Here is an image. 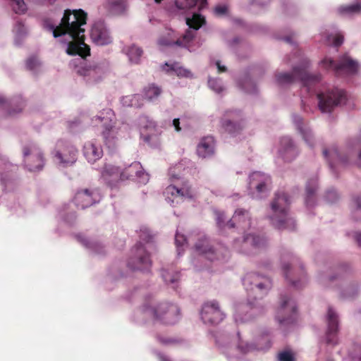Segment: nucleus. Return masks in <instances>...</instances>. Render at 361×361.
I'll list each match as a JSON object with an SVG mask.
<instances>
[{
	"label": "nucleus",
	"instance_id": "1",
	"mask_svg": "<svg viewBox=\"0 0 361 361\" xmlns=\"http://www.w3.org/2000/svg\"><path fill=\"white\" fill-rule=\"evenodd\" d=\"M87 22V13L82 9L64 11L59 25L56 26L49 20L44 21V27L51 31L54 37L68 35L73 39L69 42L67 53L79 55L82 59L90 54V48L85 43V29L82 27Z\"/></svg>",
	"mask_w": 361,
	"mask_h": 361
},
{
	"label": "nucleus",
	"instance_id": "2",
	"mask_svg": "<svg viewBox=\"0 0 361 361\" xmlns=\"http://www.w3.org/2000/svg\"><path fill=\"white\" fill-rule=\"evenodd\" d=\"M290 201L288 195L284 192L276 193L275 198L271 202V209L274 213L271 217L272 225L278 229L293 230L295 226V221L288 216V209Z\"/></svg>",
	"mask_w": 361,
	"mask_h": 361
},
{
	"label": "nucleus",
	"instance_id": "3",
	"mask_svg": "<svg viewBox=\"0 0 361 361\" xmlns=\"http://www.w3.org/2000/svg\"><path fill=\"white\" fill-rule=\"evenodd\" d=\"M275 77L279 85H288L296 81H300L307 91L311 85L319 82L322 79L321 74H310L305 68L298 66L294 67L292 73H279L276 74Z\"/></svg>",
	"mask_w": 361,
	"mask_h": 361
},
{
	"label": "nucleus",
	"instance_id": "4",
	"mask_svg": "<svg viewBox=\"0 0 361 361\" xmlns=\"http://www.w3.org/2000/svg\"><path fill=\"white\" fill-rule=\"evenodd\" d=\"M243 283L248 297L253 299L262 298L271 286V281L268 278L256 273L247 274L243 279Z\"/></svg>",
	"mask_w": 361,
	"mask_h": 361
},
{
	"label": "nucleus",
	"instance_id": "5",
	"mask_svg": "<svg viewBox=\"0 0 361 361\" xmlns=\"http://www.w3.org/2000/svg\"><path fill=\"white\" fill-rule=\"evenodd\" d=\"M146 311L152 314L156 320L165 324H175L178 321L180 313L177 305L166 302H159L152 307H147Z\"/></svg>",
	"mask_w": 361,
	"mask_h": 361
},
{
	"label": "nucleus",
	"instance_id": "6",
	"mask_svg": "<svg viewBox=\"0 0 361 361\" xmlns=\"http://www.w3.org/2000/svg\"><path fill=\"white\" fill-rule=\"evenodd\" d=\"M319 108L322 112H331L334 108L344 103L346 100L345 92L334 88L317 94Z\"/></svg>",
	"mask_w": 361,
	"mask_h": 361
},
{
	"label": "nucleus",
	"instance_id": "7",
	"mask_svg": "<svg viewBox=\"0 0 361 361\" xmlns=\"http://www.w3.org/2000/svg\"><path fill=\"white\" fill-rule=\"evenodd\" d=\"M286 279L295 288H300L307 283V277L303 267L298 264L296 259L293 258L288 264L282 267Z\"/></svg>",
	"mask_w": 361,
	"mask_h": 361
},
{
	"label": "nucleus",
	"instance_id": "8",
	"mask_svg": "<svg viewBox=\"0 0 361 361\" xmlns=\"http://www.w3.org/2000/svg\"><path fill=\"white\" fill-rule=\"evenodd\" d=\"M321 64L327 70H334L338 75L343 73L348 75L355 74L359 67L357 63L348 56L342 57L338 63H336L331 59L325 58Z\"/></svg>",
	"mask_w": 361,
	"mask_h": 361
},
{
	"label": "nucleus",
	"instance_id": "9",
	"mask_svg": "<svg viewBox=\"0 0 361 361\" xmlns=\"http://www.w3.org/2000/svg\"><path fill=\"white\" fill-rule=\"evenodd\" d=\"M24 162L30 171L41 170L44 165V158L40 149L35 144H29L23 148Z\"/></svg>",
	"mask_w": 361,
	"mask_h": 361
},
{
	"label": "nucleus",
	"instance_id": "10",
	"mask_svg": "<svg viewBox=\"0 0 361 361\" xmlns=\"http://www.w3.org/2000/svg\"><path fill=\"white\" fill-rule=\"evenodd\" d=\"M133 257L128 262V266L133 270L147 271L152 265L149 255L141 243H137L132 250Z\"/></svg>",
	"mask_w": 361,
	"mask_h": 361
},
{
	"label": "nucleus",
	"instance_id": "11",
	"mask_svg": "<svg viewBox=\"0 0 361 361\" xmlns=\"http://www.w3.org/2000/svg\"><path fill=\"white\" fill-rule=\"evenodd\" d=\"M161 93L162 90L159 86L154 83L149 84L143 88L142 94H135L131 96L130 99V106L140 108L144 105V100H147L149 102H154Z\"/></svg>",
	"mask_w": 361,
	"mask_h": 361
},
{
	"label": "nucleus",
	"instance_id": "12",
	"mask_svg": "<svg viewBox=\"0 0 361 361\" xmlns=\"http://www.w3.org/2000/svg\"><path fill=\"white\" fill-rule=\"evenodd\" d=\"M296 311L295 302L290 297L284 295L281 298L280 307L276 314V319L280 324H289L294 322L293 314Z\"/></svg>",
	"mask_w": 361,
	"mask_h": 361
},
{
	"label": "nucleus",
	"instance_id": "13",
	"mask_svg": "<svg viewBox=\"0 0 361 361\" xmlns=\"http://www.w3.org/2000/svg\"><path fill=\"white\" fill-rule=\"evenodd\" d=\"M201 318L204 323L217 324L224 319V313L216 301H209L203 305Z\"/></svg>",
	"mask_w": 361,
	"mask_h": 361
},
{
	"label": "nucleus",
	"instance_id": "14",
	"mask_svg": "<svg viewBox=\"0 0 361 361\" xmlns=\"http://www.w3.org/2000/svg\"><path fill=\"white\" fill-rule=\"evenodd\" d=\"M252 224V217L249 210L243 208L235 209L232 218L227 222L229 228H235L245 231Z\"/></svg>",
	"mask_w": 361,
	"mask_h": 361
},
{
	"label": "nucleus",
	"instance_id": "15",
	"mask_svg": "<svg viewBox=\"0 0 361 361\" xmlns=\"http://www.w3.org/2000/svg\"><path fill=\"white\" fill-rule=\"evenodd\" d=\"M221 123V128L231 135L238 133L243 128L240 114L238 111H226Z\"/></svg>",
	"mask_w": 361,
	"mask_h": 361
},
{
	"label": "nucleus",
	"instance_id": "16",
	"mask_svg": "<svg viewBox=\"0 0 361 361\" xmlns=\"http://www.w3.org/2000/svg\"><path fill=\"white\" fill-rule=\"evenodd\" d=\"M101 178L108 187L116 188L123 181L121 169L111 164H105L101 170Z\"/></svg>",
	"mask_w": 361,
	"mask_h": 361
},
{
	"label": "nucleus",
	"instance_id": "17",
	"mask_svg": "<svg viewBox=\"0 0 361 361\" xmlns=\"http://www.w3.org/2000/svg\"><path fill=\"white\" fill-rule=\"evenodd\" d=\"M90 37L97 45H106L112 42V37L103 22L94 23L91 29Z\"/></svg>",
	"mask_w": 361,
	"mask_h": 361
},
{
	"label": "nucleus",
	"instance_id": "18",
	"mask_svg": "<svg viewBox=\"0 0 361 361\" xmlns=\"http://www.w3.org/2000/svg\"><path fill=\"white\" fill-rule=\"evenodd\" d=\"M98 197V194L94 190L82 189L75 193L73 202L78 208L84 209L99 202Z\"/></svg>",
	"mask_w": 361,
	"mask_h": 361
},
{
	"label": "nucleus",
	"instance_id": "19",
	"mask_svg": "<svg viewBox=\"0 0 361 361\" xmlns=\"http://www.w3.org/2000/svg\"><path fill=\"white\" fill-rule=\"evenodd\" d=\"M326 322V343L331 345H336L338 341V319L336 312L330 307L328 308Z\"/></svg>",
	"mask_w": 361,
	"mask_h": 361
},
{
	"label": "nucleus",
	"instance_id": "20",
	"mask_svg": "<svg viewBox=\"0 0 361 361\" xmlns=\"http://www.w3.org/2000/svg\"><path fill=\"white\" fill-rule=\"evenodd\" d=\"M249 178V188L256 190L259 194L265 192L271 183L269 176L258 171L252 173Z\"/></svg>",
	"mask_w": 361,
	"mask_h": 361
},
{
	"label": "nucleus",
	"instance_id": "21",
	"mask_svg": "<svg viewBox=\"0 0 361 361\" xmlns=\"http://www.w3.org/2000/svg\"><path fill=\"white\" fill-rule=\"evenodd\" d=\"M164 194L166 199L172 203L177 198H191L192 197L191 188L187 183H185L181 187L170 185L165 189Z\"/></svg>",
	"mask_w": 361,
	"mask_h": 361
},
{
	"label": "nucleus",
	"instance_id": "22",
	"mask_svg": "<svg viewBox=\"0 0 361 361\" xmlns=\"http://www.w3.org/2000/svg\"><path fill=\"white\" fill-rule=\"evenodd\" d=\"M78 150L71 145H66L62 149H60L56 154V157L59 163L63 166L71 165L76 161Z\"/></svg>",
	"mask_w": 361,
	"mask_h": 361
},
{
	"label": "nucleus",
	"instance_id": "23",
	"mask_svg": "<svg viewBox=\"0 0 361 361\" xmlns=\"http://www.w3.org/2000/svg\"><path fill=\"white\" fill-rule=\"evenodd\" d=\"M0 106L7 110L8 116H14L23 110L25 102L20 97H17L8 102L2 95H0Z\"/></svg>",
	"mask_w": 361,
	"mask_h": 361
},
{
	"label": "nucleus",
	"instance_id": "24",
	"mask_svg": "<svg viewBox=\"0 0 361 361\" xmlns=\"http://www.w3.org/2000/svg\"><path fill=\"white\" fill-rule=\"evenodd\" d=\"M195 36V32L188 29L185 34L176 40H166L164 38H160L159 39V44L164 46L177 45L178 47L189 49L190 43L192 42Z\"/></svg>",
	"mask_w": 361,
	"mask_h": 361
},
{
	"label": "nucleus",
	"instance_id": "25",
	"mask_svg": "<svg viewBox=\"0 0 361 361\" xmlns=\"http://www.w3.org/2000/svg\"><path fill=\"white\" fill-rule=\"evenodd\" d=\"M255 307L251 302L247 304H240L236 307L235 319L236 322H246L252 319L255 313Z\"/></svg>",
	"mask_w": 361,
	"mask_h": 361
},
{
	"label": "nucleus",
	"instance_id": "26",
	"mask_svg": "<svg viewBox=\"0 0 361 361\" xmlns=\"http://www.w3.org/2000/svg\"><path fill=\"white\" fill-rule=\"evenodd\" d=\"M197 153L202 158L209 157L214 153V140L212 136L201 139L197 147Z\"/></svg>",
	"mask_w": 361,
	"mask_h": 361
},
{
	"label": "nucleus",
	"instance_id": "27",
	"mask_svg": "<svg viewBox=\"0 0 361 361\" xmlns=\"http://www.w3.org/2000/svg\"><path fill=\"white\" fill-rule=\"evenodd\" d=\"M83 154L89 162L94 163L102 157L103 150L100 146L94 142H87L84 145Z\"/></svg>",
	"mask_w": 361,
	"mask_h": 361
},
{
	"label": "nucleus",
	"instance_id": "28",
	"mask_svg": "<svg viewBox=\"0 0 361 361\" xmlns=\"http://www.w3.org/2000/svg\"><path fill=\"white\" fill-rule=\"evenodd\" d=\"M195 249L199 254L204 255L210 261L221 259V257L209 245L208 240L204 238L195 244Z\"/></svg>",
	"mask_w": 361,
	"mask_h": 361
},
{
	"label": "nucleus",
	"instance_id": "29",
	"mask_svg": "<svg viewBox=\"0 0 361 361\" xmlns=\"http://www.w3.org/2000/svg\"><path fill=\"white\" fill-rule=\"evenodd\" d=\"M323 154L326 159H329V166L332 169L335 168L336 164H345L348 162V158L341 156L336 147L331 149H324Z\"/></svg>",
	"mask_w": 361,
	"mask_h": 361
},
{
	"label": "nucleus",
	"instance_id": "30",
	"mask_svg": "<svg viewBox=\"0 0 361 361\" xmlns=\"http://www.w3.org/2000/svg\"><path fill=\"white\" fill-rule=\"evenodd\" d=\"M281 149L279 151L281 156L286 161L292 160L297 154V151L290 138L284 137L281 140Z\"/></svg>",
	"mask_w": 361,
	"mask_h": 361
},
{
	"label": "nucleus",
	"instance_id": "31",
	"mask_svg": "<svg viewBox=\"0 0 361 361\" xmlns=\"http://www.w3.org/2000/svg\"><path fill=\"white\" fill-rule=\"evenodd\" d=\"M105 111L106 114L109 116V118L110 119V123L106 124L105 123L104 124V130L102 131V135L104 137L106 144L111 145V143L116 137L117 131L111 118V116L113 115L112 111L111 109H106L105 110Z\"/></svg>",
	"mask_w": 361,
	"mask_h": 361
},
{
	"label": "nucleus",
	"instance_id": "32",
	"mask_svg": "<svg viewBox=\"0 0 361 361\" xmlns=\"http://www.w3.org/2000/svg\"><path fill=\"white\" fill-rule=\"evenodd\" d=\"M266 243L267 240L264 237L248 234L243 239V247L245 250H247L250 247L260 248L264 247Z\"/></svg>",
	"mask_w": 361,
	"mask_h": 361
},
{
	"label": "nucleus",
	"instance_id": "33",
	"mask_svg": "<svg viewBox=\"0 0 361 361\" xmlns=\"http://www.w3.org/2000/svg\"><path fill=\"white\" fill-rule=\"evenodd\" d=\"M123 180H130L138 177L142 173V166L140 162L134 161L127 167L121 170Z\"/></svg>",
	"mask_w": 361,
	"mask_h": 361
},
{
	"label": "nucleus",
	"instance_id": "34",
	"mask_svg": "<svg viewBox=\"0 0 361 361\" xmlns=\"http://www.w3.org/2000/svg\"><path fill=\"white\" fill-rule=\"evenodd\" d=\"M294 122L296 124L298 130L300 131L305 142L310 147L314 146L313 136L310 129L303 126L302 118L299 116H293Z\"/></svg>",
	"mask_w": 361,
	"mask_h": 361
},
{
	"label": "nucleus",
	"instance_id": "35",
	"mask_svg": "<svg viewBox=\"0 0 361 361\" xmlns=\"http://www.w3.org/2000/svg\"><path fill=\"white\" fill-rule=\"evenodd\" d=\"M162 69L168 73L173 72L178 77L190 78L192 76V73L190 71L179 66L178 63H173L171 64L166 63L162 66Z\"/></svg>",
	"mask_w": 361,
	"mask_h": 361
},
{
	"label": "nucleus",
	"instance_id": "36",
	"mask_svg": "<svg viewBox=\"0 0 361 361\" xmlns=\"http://www.w3.org/2000/svg\"><path fill=\"white\" fill-rule=\"evenodd\" d=\"M176 6L179 9H189L193 8L198 4L200 10L204 8L207 5V0H176Z\"/></svg>",
	"mask_w": 361,
	"mask_h": 361
},
{
	"label": "nucleus",
	"instance_id": "37",
	"mask_svg": "<svg viewBox=\"0 0 361 361\" xmlns=\"http://www.w3.org/2000/svg\"><path fill=\"white\" fill-rule=\"evenodd\" d=\"M108 8L114 15H120L124 13L126 9L125 0H109Z\"/></svg>",
	"mask_w": 361,
	"mask_h": 361
},
{
	"label": "nucleus",
	"instance_id": "38",
	"mask_svg": "<svg viewBox=\"0 0 361 361\" xmlns=\"http://www.w3.org/2000/svg\"><path fill=\"white\" fill-rule=\"evenodd\" d=\"M126 54L128 56L129 60L135 63H138L143 54L142 49L134 44L126 48Z\"/></svg>",
	"mask_w": 361,
	"mask_h": 361
},
{
	"label": "nucleus",
	"instance_id": "39",
	"mask_svg": "<svg viewBox=\"0 0 361 361\" xmlns=\"http://www.w3.org/2000/svg\"><path fill=\"white\" fill-rule=\"evenodd\" d=\"M161 276L166 283H175L180 278V274L173 269H162Z\"/></svg>",
	"mask_w": 361,
	"mask_h": 361
},
{
	"label": "nucleus",
	"instance_id": "40",
	"mask_svg": "<svg viewBox=\"0 0 361 361\" xmlns=\"http://www.w3.org/2000/svg\"><path fill=\"white\" fill-rule=\"evenodd\" d=\"M186 23L190 28L197 30L205 23V19L201 15L194 13L191 18H187Z\"/></svg>",
	"mask_w": 361,
	"mask_h": 361
},
{
	"label": "nucleus",
	"instance_id": "41",
	"mask_svg": "<svg viewBox=\"0 0 361 361\" xmlns=\"http://www.w3.org/2000/svg\"><path fill=\"white\" fill-rule=\"evenodd\" d=\"M317 190L316 183L314 182L312 185L309 182L306 186V198L305 204L307 206H312L314 203V193Z\"/></svg>",
	"mask_w": 361,
	"mask_h": 361
},
{
	"label": "nucleus",
	"instance_id": "42",
	"mask_svg": "<svg viewBox=\"0 0 361 361\" xmlns=\"http://www.w3.org/2000/svg\"><path fill=\"white\" fill-rule=\"evenodd\" d=\"M338 11L343 15H353L359 13L361 11V4H355L351 5L342 6L338 8Z\"/></svg>",
	"mask_w": 361,
	"mask_h": 361
},
{
	"label": "nucleus",
	"instance_id": "43",
	"mask_svg": "<svg viewBox=\"0 0 361 361\" xmlns=\"http://www.w3.org/2000/svg\"><path fill=\"white\" fill-rule=\"evenodd\" d=\"M353 204L354 206L353 216L356 221H361V195L353 198Z\"/></svg>",
	"mask_w": 361,
	"mask_h": 361
},
{
	"label": "nucleus",
	"instance_id": "44",
	"mask_svg": "<svg viewBox=\"0 0 361 361\" xmlns=\"http://www.w3.org/2000/svg\"><path fill=\"white\" fill-rule=\"evenodd\" d=\"M11 5L16 13L22 14L27 10V6L23 0H10Z\"/></svg>",
	"mask_w": 361,
	"mask_h": 361
},
{
	"label": "nucleus",
	"instance_id": "45",
	"mask_svg": "<svg viewBox=\"0 0 361 361\" xmlns=\"http://www.w3.org/2000/svg\"><path fill=\"white\" fill-rule=\"evenodd\" d=\"M279 361H294V356L290 350H285L279 353Z\"/></svg>",
	"mask_w": 361,
	"mask_h": 361
},
{
	"label": "nucleus",
	"instance_id": "46",
	"mask_svg": "<svg viewBox=\"0 0 361 361\" xmlns=\"http://www.w3.org/2000/svg\"><path fill=\"white\" fill-rule=\"evenodd\" d=\"M39 66V62L35 56H31L26 61V68L28 70L33 71Z\"/></svg>",
	"mask_w": 361,
	"mask_h": 361
},
{
	"label": "nucleus",
	"instance_id": "47",
	"mask_svg": "<svg viewBox=\"0 0 361 361\" xmlns=\"http://www.w3.org/2000/svg\"><path fill=\"white\" fill-rule=\"evenodd\" d=\"M215 214H216V224L219 228H223L225 226H227L228 227V226L227 225V223L226 224L224 223L225 220H226V217L223 212H216L215 213Z\"/></svg>",
	"mask_w": 361,
	"mask_h": 361
},
{
	"label": "nucleus",
	"instance_id": "48",
	"mask_svg": "<svg viewBox=\"0 0 361 361\" xmlns=\"http://www.w3.org/2000/svg\"><path fill=\"white\" fill-rule=\"evenodd\" d=\"M176 245L178 248V255H180V247L183 246L186 242V238L184 235L176 233L175 238Z\"/></svg>",
	"mask_w": 361,
	"mask_h": 361
},
{
	"label": "nucleus",
	"instance_id": "49",
	"mask_svg": "<svg viewBox=\"0 0 361 361\" xmlns=\"http://www.w3.org/2000/svg\"><path fill=\"white\" fill-rule=\"evenodd\" d=\"M208 84L209 86L216 92H221L223 90V87L216 80H209Z\"/></svg>",
	"mask_w": 361,
	"mask_h": 361
},
{
	"label": "nucleus",
	"instance_id": "50",
	"mask_svg": "<svg viewBox=\"0 0 361 361\" xmlns=\"http://www.w3.org/2000/svg\"><path fill=\"white\" fill-rule=\"evenodd\" d=\"M327 201L333 202L338 198L337 192L335 190H330L327 191L326 195Z\"/></svg>",
	"mask_w": 361,
	"mask_h": 361
},
{
	"label": "nucleus",
	"instance_id": "51",
	"mask_svg": "<svg viewBox=\"0 0 361 361\" xmlns=\"http://www.w3.org/2000/svg\"><path fill=\"white\" fill-rule=\"evenodd\" d=\"M76 71L79 75L85 76L90 75L91 68H87L86 66H80L77 68Z\"/></svg>",
	"mask_w": 361,
	"mask_h": 361
},
{
	"label": "nucleus",
	"instance_id": "52",
	"mask_svg": "<svg viewBox=\"0 0 361 361\" xmlns=\"http://www.w3.org/2000/svg\"><path fill=\"white\" fill-rule=\"evenodd\" d=\"M343 42V36L341 34H336L333 37V44L335 47L341 46Z\"/></svg>",
	"mask_w": 361,
	"mask_h": 361
},
{
	"label": "nucleus",
	"instance_id": "53",
	"mask_svg": "<svg viewBox=\"0 0 361 361\" xmlns=\"http://www.w3.org/2000/svg\"><path fill=\"white\" fill-rule=\"evenodd\" d=\"M238 348L240 349L241 353H247L252 349V346L247 343H240L238 345Z\"/></svg>",
	"mask_w": 361,
	"mask_h": 361
},
{
	"label": "nucleus",
	"instance_id": "54",
	"mask_svg": "<svg viewBox=\"0 0 361 361\" xmlns=\"http://www.w3.org/2000/svg\"><path fill=\"white\" fill-rule=\"evenodd\" d=\"M352 357L355 361H361V346L357 345L355 348V355H352Z\"/></svg>",
	"mask_w": 361,
	"mask_h": 361
},
{
	"label": "nucleus",
	"instance_id": "55",
	"mask_svg": "<svg viewBox=\"0 0 361 361\" xmlns=\"http://www.w3.org/2000/svg\"><path fill=\"white\" fill-rule=\"evenodd\" d=\"M214 11L217 15H224L226 13L227 7L226 6H217Z\"/></svg>",
	"mask_w": 361,
	"mask_h": 361
},
{
	"label": "nucleus",
	"instance_id": "56",
	"mask_svg": "<svg viewBox=\"0 0 361 361\" xmlns=\"http://www.w3.org/2000/svg\"><path fill=\"white\" fill-rule=\"evenodd\" d=\"M10 182L11 179L7 176L5 177L0 176V184L4 185V188H6Z\"/></svg>",
	"mask_w": 361,
	"mask_h": 361
},
{
	"label": "nucleus",
	"instance_id": "57",
	"mask_svg": "<svg viewBox=\"0 0 361 361\" xmlns=\"http://www.w3.org/2000/svg\"><path fill=\"white\" fill-rule=\"evenodd\" d=\"M173 126L175 128V130L177 132H180L181 130V128L180 126V121L179 118H174L173 121Z\"/></svg>",
	"mask_w": 361,
	"mask_h": 361
},
{
	"label": "nucleus",
	"instance_id": "58",
	"mask_svg": "<svg viewBox=\"0 0 361 361\" xmlns=\"http://www.w3.org/2000/svg\"><path fill=\"white\" fill-rule=\"evenodd\" d=\"M216 66L219 73L226 72L227 68L224 66H221L219 61L216 62Z\"/></svg>",
	"mask_w": 361,
	"mask_h": 361
},
{
	"label": "nucleus",
	"instance_id": "59",
	"mask_svg": "<svg viewBox=\"0 0 361 361\" xmlns=\"http://www.w3.org/2000/svg\"><path fill=\"white\" fill-rule=\"evenodd\" d=\"M356 240L360 247H361V233H359L356 235Z\"/></svg>",
	"mask_w": 361,
	"mask_h": 361
},
{
	"label": "nucleus",
	"instance_id": "60",
	"mask_svg": "<svg viewBox=\"0 0 361 361\" xmlns=\"http://www.w3.org/2000/svg\"><path fill=\"white\" fill-rule=\"evenodd\" d=\"M78 238L80 241H81L85 246L88 245L87 240L85 239H82V237L80 235L78 236Z\"/></svg>",
	"mask_w": 361,
	"mask_h": 361
},
{
	"label": "nucleus",
	"instance_id": "61",
	"mask_svg": "<svg viewBox=\"0 0 361 361\" xmlns=\"http://www.w3.org/2000/svg\"><path fill=\"white\" fill-rule=\"evenodd\" d=\"M98 119H99V120H100L101 121H104V118H101V117L99 116V117H98Z\"/></svg>",
	"mask_w": 361,
	"mask_h": 361
},
{
	"label": "nucleus",
	"instance_id": "62",
	"mask_svg": "<svg viewBox=\"0 0 361 361\" xmlns=\"http://www.w3.org/2000/svg\"><path fill=\"white\" fill-rule=\"evenodd\" d=\"M149 125H150V126H153V127L154 126V123H152V122H150Z\"/></svg>",
	"mask_w": 361,
	"mask_h": 361
},
{
	"label": "nucleus",
	"instance_id": "63",
	"mask_svg": "<svg viewBox=\"0 0 361 361\" xmlns=\"http://www.w3.org/2000/svg\"><path fill=\"white\" fill-rule=\"evenodd\" d=\"M286 40L287 42H289V37H286Z\"/></svg>",
	"mask_w": 361,
	"mask_h": 361
},
{
	"label": "nucleus",
	"instance_id": "64",
	"mask_svg": "<svg viewBox=\"0 0 361 361\" xmlns=\"http://www.w3.org/2000/svg\"><path fill=\"white\" fill-rule=\"evenodd\" d=\"M334 279V277H331V278L329 279V280H330V281H332Z\"/></svg>",
	"mask_w": 361,
	"mask_h": 361
}]
</instances>
